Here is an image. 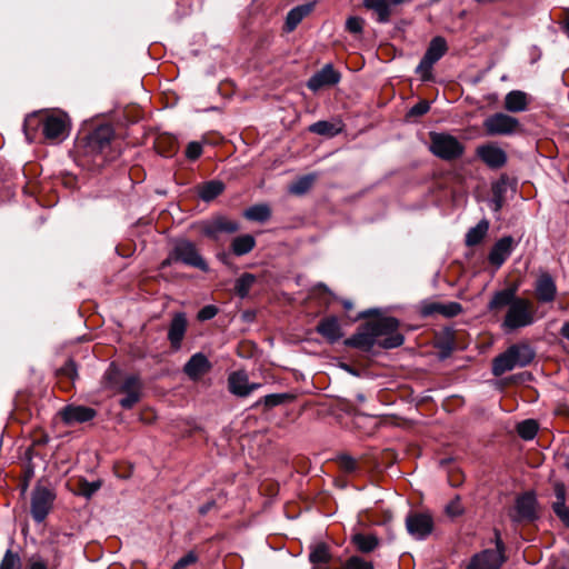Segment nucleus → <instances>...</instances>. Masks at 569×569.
<instances>
[{
  "mask_svg": "<svg viewBox=\"0 0 569 569\" xmlns=\"http://www.w3.org/2000/svg\"><path fill=\"white\" fill-rule=\"evenodd\" d=\"M41 126L46 139L62 141L69 134L70 121L67 113L53 111L50 113H32L24 119L23 131L28 141L33 140L32 132Z\"/></svg>",
  "mask_w": 569,
  "mask_h": 569,
  "instance_id": "nucleus-1",
  "label": "nucleus"
},
{
  "mask_svg": "<svg viewBox=\"0 0 569 569\" xmlns=\"http://www.w3.org/2000/svg\"><path fill=\"white\" fill-rule=\"evenodd\" d=\"M535 358V351L526 343L510 346L505 352L493 359L492 373L500 377L515 368L528 366Z\"/></svg>",
  "mask_w": 569,
  "mask_h": 569,
  "instance_id": "nucleus-2",
  "label": "nucleus"
},
{
  "mask_svg": "<svg viewBox=\"0 0 569 569\" xmlns=\"http://www.w3.org/2000/svg\"><path fill=\"white\" fill-rule=\"evenodd\" d=\"M173 262H182L183 264L198 268L201 271H208L209 267L204 259L198 252L194 243L189 240H178L168 258L163 260L162 266L167 267Z\"/></svg>",
  "mask_w": 569,
  "mask_h": 569,
  "instance_id": "nucleus-3",
  "label": "nucleus"
},
{
  "mask_svg": "<svg viewBox=\"0 0 569 569\" xmlns=\"http://www.w3.org/2000/svg\"><path fill=\"white\" fill-rule=\"evenodd\" d=\"M370 325L381 348L393 349L403 343L405 338L398 331L399 321L395 317L380 318L371 321Z\"/></svg>",
  "mask_w": 569,
  "mask_h": 569,
  "instance_id": "nucleus-4",
  "label": "nucleus"
},
{
  "mask_svg": "<svg viewBox=\"0 0 569 569\" xmlns=\"http://www.w3.org/2000/svg\"><path fill=\"white\" fill-rule=\"evenodd\" d=\"M535 322L532 305L529 300L518 297L516 301L507 309L502 328L512 331L519 328L528 327Z\"/></svg>",
  "mask_w": 569,
  "mask_h": 569,
  "instance_id": "nucleus-5",
  "label": "nucleus"
},
{
  "mask_svg": "<svg viewBox=\"0 0 569 569\" xmlns=\"http://www.w3.org/2000/svg\"><path fill=\"white\" fill-rule=\"evenodd\" d=\"M482 126L489 137L513 136L521 130L520 121L503 112L490 114L483 120Z\"/></svg>",
  "mask_w": 569,
  "mask_h": 569,
  "instance_id": "nucleus-6",
  "label": "nucleus"
},
{
  "mask_svg": "<svg viewBox=\"0 0 569 569\" xmlns=\"http://www.w3.org/2000/svg\"><path fill=\"white\" fill-rule=\"evenodd\" d=\"M430 151L443 160L460 158L465 151L463 144L453 136L448 133H431Z\"/></svg>",
  "mask_w": 569,
  "mask_h": 569,
  "instance_id": "nucleus-7",
  "label": "nucleus"
},
{
  "mask_svg": "<svg viewBox=\"0 0 569 569\" xmlns=\"http://www.w3.org/2000/svg\"><path fill=\"white\" fill-rule=\"evenodd\" d=\"M496 549H486L476 553L467 568L469 569H499L505 562V545L499 531L495 532Z\"/></svg>",
  "mask_w": 569,
  "mask_h": 569,
  "instance_id": "nucleus-8",
  "label": "nucleus"
},
{
  "mask_svg": "<svg viewBox=\"0 0 569 569\" xmlns=\"http://www.w3.org/2000/svg\"><path fill=\"white\" fill-rule=\"evenodd\" d=\"M113 136L110 126L98 127L86 138L84 152L93 157L101 154L104 159L109 158Z\"/></svg>",
  "mask_w": 569,
  "mask_h": 569,
  "instance_id": "nucleus-9",
  "label": "nucleus"
},
{
  "mask_svg": "<svg viewBox=\"0 0 569 569\" xmlns=\"http://www.w3.org/2000/svg\"><path fill=\"white\" fill-rule=\"evenodd\" d=\"M448 47L445 38L435 37L429 47L416 68V72L421 77L422 80L431 79V70L433 64L439 61L447 52Z\"/></svg>",
  "mask_w": 569,
  "mask_h": 569,
  "instance_id": "nucleus-10",
  "label": "nucleus"
},
{
  "mask_svg": "<svg viewBox=\"0 0 569 569\" xmlns=\"http://www.w3.org/2000/svg\"><path fill=\"white\" fill-rule=\"evenodd\" d=\"M56 493L52 489L38 485L31 496V515L37 522L46 519L52 508Z\"/></svg>",
  "mask_w": 569,
  "mask_h": 569,
  "instance_id": "nucleus-11",
  "label": "nucleus"
},
{
  "mask_svg": "<svg viewBox=\"0 0 569 569\" xmlns=\"http://www.w3.org/2000/svg\"><path fill=\"white\" fill-rule=\"evenodd\" d=\"M142 383L136 375L126 376L118 387V392L124 393L119 403L123 409H131L141 398Z\"/></svg>",
  "mask_w": 569,
  "mask_h": 569,
  "instance_id": "nucleus-12",
  "label": "nucleus"
},
{
  "mask_svg": "<svg viewBox=\"0 0 569 569\" xmlns=\"http://www.w3.org/2000/svg\"><path fill=\"white\" fill-rule=\"evenodd\" d=\"M406 528L416 539H426L433 529V519L428 513L413 512L406 518Z\"/></svg>",
  "mask_w": 569,
  "mask_h": 569,
  "instance_id": "nucleus-13",
  "label": "nucleus"
},
{
  "mask_svg": "<svg viewBox=\"0 0 569 569\" xmlns=\"http://www.w3.org/2000/svg\"><path fill=\"white\" fill-rule=\"evenodd\" d=\"M239 230V223L236 220L219 216L201 224V232L212 239L218 238L220 233H234Z\"/></svg>",
  "mask_w": 569,
  "mask_h": 569,
  "instance_id": "nucleus-14",
  "label": "nucleus"
},
{
  "mask_svg": "<svg viewBox=\"0 0 569 569\" xmlns=\"http://www.w3.org/2000/svg\"><path fill=\"white\" fill-rule=\"evenodd\" d=\"M537 500L533 493L526 492L519 496L515 505V515L511 516L515 522L532 521L537 518Z\"/></svg>",
  "mask_w": 569,
  "mask_h": 569,
  "instance_id": "nucleus-15",
  "label": "nucleus"
},
{
  "mask_svg": "<svg viewBox=\"0 0 569 569\" xmlns=\"http://www.w3.org/2000/svg\"><path fill=\"white\" fill-rule=\"evenodd\" d=\"M479 159L491 169H499L507 162V153L500 147L493 144H482L476 151Z\"/></svg>",
  "mask_w": 569,
  "mask_h": 569,
  "instance_id": "nucleus-16",
  "label": "nucleus"
},
{
  "mask_svg": "<svg viewBox=\"0 0 569 569\" xmlns=\"http://www.w3.org/2000/svg\"><path fill=\"white\" fill-rule=\"evenodd\" d=\"M345 343L365 351L371 350L378 343L370 322L360 327L355 335L348 338Z\"/></svg>",
  "mask_w": 569,
  "mask_h": 569,
  "instance_id": "nucleus-17",
  "label": "nucleus"
},
{
  "mask_svg": "<svg viewBox=\"0 0 569 569\" xmlns=\"http://www.w3.org/2000/svg\"><path fill=\"white\" fill-rule=\"evenodd\" d=\"M340 81V73L335 70L332 64H326L321 70L316 72L307 82V87L312 91L328 86H335Z\"/></svg>",
  "mask_w": 569,
  "mask_h": 569,
  "instance_id": "nucleus-18",
  "label": "nucleus"
},
{
  "mask_svg": "<svg viewBox=\"0 0 569 569\" xmlns=\"http://www.w3.org/2000/svg\"><path fill=\"white\" fill-rule=\"evenodd\" d=\"M229 391L238 397H247L261 387L260 383H250L244 371L232 372L228 378Z\"/></svg>",
  "mask_w": 569,
  "mask_h": 569,
  "instance_id": "nucleus-19",
  "label": "nucleus"
},
{
  "mask_svg": "<svg viewBox=\"0 0 569 569\" xmlns=\"http://www.w3.org/2000/svg\"><path fill=\"white\" fill-rule=\"evenodd\" d=\"M513 238L510 236L502 237L492 247L489 253V262L496 267H501L502 263L509 258L513 250Z\"/></svg>",
  "mask_w": 569,
  "mask_h": 569,
  "instance_id": "nucleus-20",
  "label": "nucleus"
},
{
  "mask_svg": "<svg viewBox=\"0 0 569 569\" xmlns=\"http://www.w3.org/2000/svg\"><path fill=\"white\" fill-rule=\"evenodd\" d=\"M211 368V365L208 358L201 353L197 352L191 356V358L187 361L183 367V372L192 380H198L201 376L208 372Z\"/></svg>",
  "mask_w": 569,
  "mask_h": 569,
  "instance_id": "nucleus-21",
  "label": "nucleus"
},
{
  "mask_svg": "<svg viewBox=\"0 0 569 569\" xmlns=\"http://www.w3.org/2000/svg\"><path fill=\"white\" fill-rule=\"evenodd\" d=\"M62 419L66 423L87 422L94 418L96 411L92 408L83 406H67L61 411Z\"/></svg>",
  "mask_w": 569,
  "mask_h": 569,
  "instance_id": "nucleus-22",
  "label": "nucleus"
},
{
  "mask_svg": "<svg viewBox=\"0 0 569 569\" xmlns=\"http://www.w3.org/2000/svg\"><path fill=\"white\" fill-rule=\"evenodd\" d=\"M187 330V318L182 312L176 313L171 320L168 339L171 343V347L178 350L181 347V341L184 337Z\"/></svg>",
  "mask_w": 569,
  "mask_h": 569,
  "instance_id": "nucleus-23",
  "label": "nucleus"
},
{
  "mask_svg": "<svg viewBox=\"0 0 569 569\" xmlns=\"http://www.w3.org/2000/svg\"><path fill=\"white\" fill-rule=\"evenodd\" d=\"M536 295L540 302H552L557 295V287L549 273L539 276L536 282Z\"/></svg>",
  "mask_w": 569,
  "mask_h": 569,
  "instance_id": "nucleus-24",
  "label": "nucleus"
},
{
  "mask_svg": "<svg viewBox=\"0 0 569 569\" xmlns=\"http://www.w3.org/2000/svg\"><path fill=\"white\" fill-rule=\"evenodd\" d=\"M317 332L331 343L342 337V330L337 317H328L320 320L317 326Z\"/></svg>",
  "mask_w": 569,
  "mask_h": 569,
  "instance_id": "nucleus-25",
  "label": "nucleus"
},
{
  "mask_svg": "<svg viewBox=\"0 0 569 569\" xmlns=\"http://www.w3.org/2000/svg\"><path fill=\"white\" fill-rule=\"evenodd\" d=\"M518 297L516 296L515 289H503L493 293L491 300L488 303V310L498 312L503 308H510V306L516 301Z\"/></svg>",
  "mask_w": 569,
  "mask_h": 569,
  "instance_id": "nucleus-26",
  "label": "nucleus"
},
{
  "mask_svg": "<svg viewBox=\"0 0 569 569\" xmlns=\"http://www.w3.org/2000/svg\"><path fill=\"white\" fill-rule=\"evenodd\" d=\"M528 96L521 90H512L505 97L503 106L509 112H523L528 109Z\"/></svg>",
  "mask_w": 569,
  "mask_h": 569,
  "instance_id": "nucleus-27",
  "label": "nucleus"
},
{
  "mask_svg": "<svg viewBox=\"0 0 569 569\" xmlns=\"http://www.w3.org/2000/svg\"><path fill=\"white\" fill-rule=\"evenodd\" d=\"M313 9L312 3H306L301 6H297L292 8L286 18L284 28L288 32L293 31L297 26L302 21L305 17H307Z\"/></svg>",
  "mask_w": 569,
  "mask_h": 569,
  "instance_id": "nucleus-28",
  "label": "nucleus"
},
{
  "mask_svg": "<svg viewBox=\"0 0 569 569\" xmlns=\"http://www.w3.org/2000/svg\"><path fill=\"white\" fill-rule=\"evenodd\" d=\"M224 190V183L220 180H210L208 182L202 183L198 187L197 193L198 197L209 202L216 199L219 194H221Z\"/></svg>",
  "mask_w": 569,
  "mask_h": 569,
  "instance_id": "nucleus-29",
  "label": "nucleus"
},
{
  "mask_svg": "<svg viewBox=\"0 0 569 569\" xmlns=\"http://www.w3.org/2000/svg\"><path fill=\"white\" fill-rule=\"evenodd\" d=\"M390 0H363V6L377 14L379 23H387L390 19Z\"/></svg>",
  "mask_w": 569,
  "mask_h": 569,
  "instance_id": "nucleus-30",
  "label": "nucleus"
},
{
  "mask_svg": "<svg viewBox=\"0 0 569 569\" xmlns=\"http://www.w3.org/2000/svg\"><path fill=\"white\" fill-rule=\"evenodd\" d=\"M309 131L319 136L332 138L342 131L339 122L326 120L317 121L309 127Z\"/></svg>",
  "mask_w": 569,
  "mask_h": 569,
  "instance_id": "nucleus-31",
  "label": "nucleus"
},
{
  "mask_svg": "<svg viewBox=\"0 0 569 569\" xmlns=\"http://www.w3.org/2000/svg\"><path fill=\"white\" fill-rule=\"evenodd\" d=\"M489 229V222L483 219L479 221L475 227L470 228L466 234V244L473 247L479 244Z\"/></svg>",
  "mask_w": 569,
  "mask_h": 569,
  "instance_id": "nucleus-32",
  "label": "nucleus"
},
{
  "mask_svg": "<svg viewBox=\"0 0 569 569\" xmlns=\"http://www.w3.org/2000/svg\"><path fill=\"white\" fill-rule=\"evenodd\" d=\"M256 246V239L251 234L238 236L232 240L231 249L236 256L249 253Z\"/></svg>",
  "mask_w": 569,
  "mask_h": 569,
  "instance_id": "nucleus-33",
  "label": "nucleus"
},
{
  "mask_svg": "<svg viewBox=\"0 0 569 569\" xmlns=\"http://www.w3.org/2000/svg\"><path fill=\"white\" fill-rule=\"evenodd\" d=\"M243 216L251 221L264 222L271 217V210L267 204H254L248 208Z\"/></svg>",
  "mask_w": 569,
  "mask_h": 569,
  "instance_id": "nucleus-34",
  "label": "nucleus"
},
{
  "mask_svg": "<svg viewBox=\"0 0 569 569\" xmlns=\"http://www.w3.org/2000/svg\"><path fill=\"white\" fill-rule=\"evenodd\" d=\"M352 541L361 552H371L378 546V539L373 535L357 533L353 536Z\"/></svg>",
  "mask_w": 569,
  "mask_h": 569,
  "instance_id": "nucleus-35",
  "label": "nucleus"
},
{
  "mask_svg": "<svg viewBox=\"0 0 569 569\" xmlns=\"http://www.w3.org/2000/svg\"><path fill=\"white\" fill-rule=\"evenodd\" d=\"M331 559L329 548L326 543H317L309 553V560L313 565L327 563Z\"/></svg>",
  "mask_w": 569,
  "mask_h": 569,
  "instance_id": "nucleus-36",
  "label": "nucleus"
},
{
  "mask_svg": "<svg viewBox=\"0 0 569 569\" xmlns=\"http://www.w3.org/2000/svg\"><path fill=\"white\" fill-rule=\"evenodd\" d=\"M316 180V174H306L298 178L295 182L289 186V191L292 194L301 196L306 193Z\"/></svg>",
  "mask_w": 569,
  "mask_h": 569,
  "instance_id": "nucleus-37",
  "label": "nucleus"
},
{
  "mask_svg": "<svg viewBox=\"0 0 569 569\" xmlns=\"http://www.w3.org/2000/svg\"><path fill=\"white\" fill-rule=\"evenodd\" d=\"M517 431L523 440H531L538 432V423L532 419L525 420L518 425Z\"/></svg>",
  "mask_w": 569,
  "mask_h": 569,
  "instance_id": "nucleus-38",
  "label": "nucleus"
},
{
  "mask_svg": "<svg viewBox=\"0 0 569 569\" xmlns=\"http://www.w3.org/2000/svg\"><path fill=\"white\" fill-rule=\"evenodd\" d=\"M256 278L251 273L242 274L234 284V291L240 298L247 297L251 286L253 284Z\"/></svg>",
  "mask_w": 569,
  "mask_h": 569,
  "instance_id": "nucleus-39",
  "label": "nucleus"
},
{
  "mask_svg": "<svg viewBox=\"0 0 569 569\" xmlns=\"http://www.w3.org/2000/svg\"><path fill=\"white\" fill-rule=\"evenodd\" d=\"M119 378H120V371L118 370V368L116 366L110 365L109 368L107 369V371L104 372L103 383L107 388L118 390V387L121 383Z\"/></svg>",
  "mask_w": 569,
  "mask_h": 569,
  "instance_id": "nucleus-40",
  "label": "nucleus"
},
{
  "mask_svg": "<svg viewBox=\"0 0 569 569\" xmlns=\"http://www.w3.org/2000/svg\"><path fill=\"white\" fill-rule=\"evenodd\" d=\"M553 489H555L556 501L552 505V509H553L555 513H557L567 508L566 507V487L561 482H556Z\"/></svg>",
  "mask_w": 569,
  "mask_h": 569,
  "instance_id": "nucleus-41",
  "label": "nucleus"
},
{
  "mask_svg": "<svg viewBox=\"0 0 569 569\" xmlns=\"http://www.w3.org/2000/svg\"><path fill=\"white\" fill-rule=\"evenodd\" d=\"M21 561L17 553H13L11 550H7L4 553L1 563L0 569H20Z\"/></svg>",
  "mask_w": 569,
  "mask_h": 569,
  "instance_id": "nucleus-42",
  "label": "nucleus"
},
{
  "mask_svg": "<svg viewBox=\"0 0 569 569\" xmlns=\"http://www.w3.org/2000/svg\"><path fill=\"white\" fill-rule=\"evenodd\" d=\"M445 512L451 518L461 516L463 513V507L459 496H456L446 505Z\"/></svg>",
  "mask_w": 569,
  "mask_h": 569,
  "instance_id": "nucleus-43",
  "label": "nucleus"
},
{
  "mask_svg": "<svg viewBox=\"0 0 569 569\" xmlns=\"http://www.w3.org/2000/svg\"><path fill=\"white\" fill-rule=\"evenodd\" d=\"M345 569H373V566L370 561L353 556L347 560Z\"/></svg>",
  "mask_w": 569,
  "mask_h": 569,
  "instance_id": "nucleus-44",
  "label": "nucleus"
},
{
  "mask_svg": "<svg viewBox=\"0 0 569 569\" xmlns=\"http://www.w3.org/2000/svg\"><path fill=\"white\" fill-rule=\"evenodd\" d=\"M289 399H291V396L288 393H271L267 395L262 401L267 407H276Z\"/></svg>",
  "mask_w": 569,
  "mask_h": 569,
  "instance_id": "nucleus-45",
  "label": "nucleus"
},
{
  "mask_svg": "<svg viewBox=\"0 0 569 569\" xmlns=\"http://www.w3.org/2000/svg\"><path fill=\"white\" fill-rule=\"evenodd\" d=\"M365 20L360 17H350L346 21V29L355 34L361 33L363 30Z\"/></svg>",
  "mask_w": 569,
  "mask_h": 569,
  "instance_id": "nucleus-46",
  "label": "nucleus"
},
{
  "mask_svg": "<svg viewBox=\"0 0 569 569\" xmlns=\"http://www.w3.org/2000/svg\"><path fill=\"white\" fill-rule=\"evenodd\" d=\"M198 561V556L194 551H189L181 557L172 567V569H184Z\"/></svg>",
  "mask_w": 569,
  "mask_h": 569,
  "instance_id": "nucleus-47",
  "label": "nucleus"
},
{
  "mask_svg": "<svg viewBox=\"0 0 569 569\" xmlns=\"http://www.w3.org/2000/svg\"><path fill=\"white\" fill-rule=\"evenodd\" d=\"M442 305L437 302L425 301L420 306V313L423 317H429L435 313H441Z\"/></svg>",
  "mask_w": 569,
  "mask_h": 569,
  "instance_id": "nucleus-48",
  "label": "nucleus"
},
{
  "mask_svg": "<svg viewBox=\"0 0 569 569\" xmlns=\"http://www.w3.org/2000/svg\"><path fill=\"white\" fill-rule=\"evenodd\" d=\"M430 109V103L426 100H421L418 103H416L410 110L408 111V117H421L426 114Z\"/></svg>",
  "mask_w": 569,
  "mask_h": 569,
  "instance_id": "nucleus-49",
  "label": "nucleus"
},
{
  "mask_svg": "<svg viewBox=\"0 0 569 569\" xmlns=\"http://www.w3.org/2000/svg\"><path fill=\"white\" fill-rule=\"evenodd\" d=\"M202 153V146L199 142H189L186 149V156L190 160L198 159Z\"/></svg>",
  "mask_w": 569,
  "mask_h": 569,
  "instance_id": "nucleus-50",
  "label": "nucleus"
},
{
  "mask_svg": "<svg viewBox=\"0 0 569 569\" xmlns=\"http://www.w3.org/2000/svg\"><path fill=\"white\" fill-rule=\"evenodd\" d=\"M339 466L346 472H352L357 469V461L350 456L339 457Z\"/></svg>",
  "mask_w": 569,
  "mask_h": 569,
  "instance_id": "nucleus-51",
  "label": "nucleus"
},
{
  "mask_svg": "<svg viewBox=\"0 0 569 569\" xmlns=\"http://www.w3.org/2000/svg\"><path fill=\"white\" fill-rule=\"evenodd\" d=\"M462 310L461 306L457 302H450L448 305H442L441 315L447 317H453L460 313Z\"/></svg>",
  "mask_w": 569,
  "mask_h": 569,
  "instance_id": "nucleus-52",
  "label": "nucleus"
},
{
  "mask_svg": "<svg viewBox=\"0 0 569 569\" xmlns=\"http://www.w3.org/2000/svg\"><path fill=\"white\" fill-rule=\"evenodd\" d=\"M100 486L101 483L99 481L84 482L81 488V493L84 497L90 498L96 491L99 490Z\"/></svg>",
  "mask_w": 569,
  "mask_h": 569,
  "instance_id": "nucleus-53",
  "label": "nucleus"
},
{
  "mask_svg": "<svg viewBox=\"0 0 569 569\" xmlns=\"http://www.w3.org/2000/svg\"><path fill=\"white\" fill-rule=\"evenodd\" d=\"M217 315V308L213 306H206L203 307L199 313L198 318L200 320H210Z\"/></svg>",
  "mask_w": 569,
  "mask_h": 569,
  "instance_id": "nucleus-54",
  "label": "nucleus"
},
{
  "mask_svg": "<svg viewBox=\"0 0 569 569\" xmlns=\"http://www.w3.org/2000/svg\"><path fill=\"white\" fill-rule=\"evenodd\" d=\"M61 372L67 377L73 379L77 376V367L72 360H69L64 367L61 369Z\"/></svg>",
  "mask_w": 569,
  "mask_h": 569,
  "instance_id": "nucleus-55",
  "label": "nucleus"
},
{
  "mask_svg": "<svg viewBox=\"0 0 569 569\" xmlns=\"http://www.w3.org/2000/svg\"><path fill=\"white\" fill-rule=\"evenodd\" d=\"M30 569H49L47 563L41 558H32Z\"/></svg>",
  "mask_w": 569,
  "mask_h": 569,
  "instance_id": "nucleus-56",
  "label": "nucleus"
},
{
  "mask_svg": "<svg viewBox=\"0 0 569 569\" xmlns=\"http://www.w3.org/2000/svg\"><path fill=\"white\" fill-rule=\"evenodd\" d=\"M560 519L561 521L567 526L569 527V508H566L559 512L556 513Z\"/></svg>",
  "mask_w": 569,
  "mask_h": 569,
  "instance_id": "nucleus-57",
  "label": "nucleus"
},
{
  "mask_svg": "<svg viewBox=\"0 0 569 569\" xmlns=\"http://www.w3.org/2000/svg\"><path fill=\"white\" fill-rule=\"evenodd\" d=\"M560 333L563 338L569 340V321L565 322L561 327Z\"/></svg>",
  "mask_w": 569,
  "mask_h": 569,
  "instance_id": "nucleus-58",
  "label": "nucleus"
},
{
  "mask_svg": "<svg viewBox=\"0 0 569 569\" xmlns=\"http://www.w3.org/2000/svg\"><path fill=\"white\" fill-rule=\"evenodd\" d=\"M60 559H61V556L58 551H56V555H54V560H53V563L51 566V569H57L60 565Z\"/></svg>",
  "mask_w": 569,
  "mask_h": 569,
  "instance_id": "nucleus-59",
  "label": "nucleus"
},
{
  "mask_svg": "<svg viewBox=\"0 0 569 569\" xmlns=\"http://www.w3.org/2000/svg\"><path fill=\"white\" fill-rule=\"evenodd\" d=\"M375 312H376V310H375V309H369V310H367V311H363L359 317H360V318H366V317H368V316L373 315Z\"/></svg>",
  "mask_w": 569,
  "mask_h": 569,
  "instance_id": "nucleus-60",
  "label": "nucleus"
},
{
  "mask_svg": "<svg viewBox=\"0 0 569 569\" xmlns=\"http://www.w3.org/2000/svg\"><path fill=\"white\" fill-rule=\"evenodd\" d=\"M565 31H566L567 36L569 37V11H568V14L566 18Z\"/></svg>",
  "mask_w": 569,
  "mask_h": 569,
  "instance_id": "nucleus-61",
  "label": "nucleus"
},
{
  "mask_svg": "<svg viewBox=\"0 0 569 569\" xmlns=\"http://www.w3.org/2000/svg\"><path fill=\"white\" fill-rule=\"evenodd\" d=\"M343 308L347 310L351 309L352 308L351 301H349V300L343 301Z\"/></svg>",
  "mask_w": 569,
  "mask_h": 569,
  "instance_id": "nucleus-62",
  "label": "nucleus"
},
{
  "mask_svg": "<svg viewBox=\"0 0 569 569\" xmlns=\"http://www.w3.org/2000/svg\"><path fill=\"white\" fill-rule=\"evenodd\" d=\"M501 207L500 200H495V210H499Z\"/></svg>",
  "mask_w": 569,
  "mask_h": 569,
  "instance_id": "nucleus-63",
  "label": "nucleus"
},
{
  "mask_svg": "<svg viewBox=\"0 0 569 569\" xmlns=\"http://www.w3.org/2000/svg\"><path fill=\"white\" fill-rule=\"evenodd\" d=\"M209 510V506H203L200 508L201 513H206Z\"/></svg>",
  "mask_w": 569,
  "mask_h": 569,
  "instance_id": "nucleus-64",
  "label": "nucleus"
}]
</instances>
